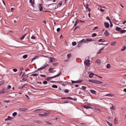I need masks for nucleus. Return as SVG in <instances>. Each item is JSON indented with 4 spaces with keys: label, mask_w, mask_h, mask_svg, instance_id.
Wrapping results in <instances>:
<instances>
[{
    "label": "nucleus",
    "mask_w": 126,
    "mask_h": 126,
    "mask_svg": "<svg viewBox=\"0 0 126 126\" xmlns=\"http://www.w3.org/2000/svg\"><path fill=\"white\" fill-rule=\"evenodd\" d=\"M88 81L89 82H91L97 84H100L103 83L101 81L94 79H89L88 80Z\"/></svg>",
    "instance_id": "nucleus-1"
},
{
    "label": "nucleus",
    "mask_w": 126,
    "mask_h": 126,
    "mask_svg": "<svg viewBox=\"0 0 126 126\" xmlns=\"http://www.w3.org/2000/svg\"><path fill=\"white\" fill-rule=\"evenodd\" d=\"M43 113V114H38V115L40 116H46L48 115V114L49 113V112L48 111H47L46 112H44Z\"/></svg>",
    "instance_id": "nucleus-2"
},
{
    "label": "nucleus",
    "mask_w": 126,
    "mask_h": 126,
    "mask_svg": "<svg viewBox=\"0 0 126 126\" xmlns=\"http://www.w3.org/2000/svg\"><path fill=\"white\" fill-rule=\"evenodd\" d=\"M49 65L48 64L46 63L43 66H41L40 68H38L37 71H39L43 69H45L46 67L48 66Z\"/></svg>",
    "instance_id": "nucleus-3"
},
{
    "label": "nucleus",
    "mask_w": 126,
    "mask_h": 126,
    "mask_svg": "<svg viewBox=\"0 0 126 126\" xmlns=\"http://www.w3.org/2000/svg\"><path fill=\"white\" fill-rule=\"evenodd\" d=\"M3 91L4 92V93L8 92L9 91V90H8L7 88H2Z\"/></svg>",
    "instance_id": "nucleus-4"
},
{
    "label": "nucleus",
    "mask_w": 126,
    "mask_h": 126,
    "mask_svg": "<svg viewBox=\"0 0 126 126\" xmlns=\"http://www.w3.org/2000/svg\"><path fill=\"white\" fill-rule=\"evenodd\" d=\"M89 62V60H86L84 62V63L85 64L86 66H90Z\"/></svg>",
    "instance_id": "nucleus-5"
},
{
    "label": "nucleus",
    "mask_w": 126,
    "mask_h": 126,
    "mask_svg": "<svg viewBox=\"0 0 126 126\" xmlns=\"http://www.w3.org/2000/svg\"><path fill=\"white\" fill-rule=\"evenodd\" d=\"M38 6V8L39 9V10L40 11H41L43 10L42 8V7L41 4H37Z\"/></svg>",
    "instance_id": "nucleus-6"
},
{
    "label": "nucleus",
    "mask_w": 126,
    "mask_h": 126,
    "mask_svg": "<svg viewBox=\"0 0 126 126\" xmlns=\"http://www.w3.org/2000/svg\"><path fill=\"white\" fill-rule=\"evenodd\" d=\"M49 61L50 63H54L55 62V59L54 58L52 57H50Z\"/></svg>",
    "instance_id": "nucleus-7"
},
{
    "label": "nucleus",
    "mask_w": 126,
    "mask_h": 126,
    "mask_svg": "<svg viewBox=\"0 0 126 126\" xmlns=\"http://www.w3.org/2000/svg\"><path fill=\"white\" fill-rule=\"evenodd\" d=\"M29 2L31 4L32 6L33 7L34 4L35 3L34 0H30Z\"/></svg>",
    "instance_id": "nucleus-8"
},
{
    "label": "nucleus",
    "mask_w": 126,
    "mask_h": 126,
    "mask_svg": "<svg viewBox=\"0 0 126 126\" xmlns=\"http://www.w3.org/2000/svg\"><path fill=\"white\" fill-rule=\"evenodd\" d=\"M104 35L106 36H108L110 35V33L108 32L107 30H106L104 32Z\"/></svg>",
    "instance_id": "nucleus-9"
},
{
    "label": "nucleus",
    "mask_w": 126,
    "mask_h": 126,
    "mask_svg": "<svg viewBox=\"0 0 126 126\" xmlns=\"http://www.w3.org/2000/svg\"><path fill=\"white\" fill-rule=\"evenodd\" d=\"M118 119L117 117H115V119H114V123L115 125H116V124H118Z\"/></svg>",
    "instance_id": "nucleus-10"
},
{
    "label": "nucleus",
    "mask_w": 126,
    "mask_h": 126,
    "mask_svg": "<svg viewBox=\"0 0 126 126\" xmlns=\"http://www.w3.org/2000/svg\"><path fill=\"white\" fill-rule=\"evenodd\" d=\"M61 73V72H60L59 74L57 75H56L54 76H52V77H50V78L51 79V78H55V77H58L60 75V74Z\"/></svg>",
    "instance_id": "nucleus-11"
},
{
    "label": "nucleus",
    "mask_w": 126,
    "mask_h": 126,
    "mask_svg": "<svg viewBox=\"0 0 126 126\" xmlns=\"http://www.w3.org/2000/svg\"><path fill=\"white\" fill-rule=\"evenodd\" d=\"M61 73V72H60L59 74L57 75H56L54 76H52V77H50V78L51 79V78H55V77H58L60 75V74Z\"/></svg>",
    "instance_id": "nucleus-12"
},
{
    "label": "nucleus",
    "mask_w": 126,
    "mask_h": 126,
    "mask_svg": "<svg viewBox=\"0 0 126 126\" xmlns=\"http://www.w3.org/2000/svg\"><path fill=\"white\" fill-rule=\"evenodd\" d=\"M33 121L34 123H36L38 124H42V122L40 120H35Z\"/></svg>",
    "instance_id": "nucleus-13"
},
{
    "label": "nucleus",
    "mask_w": 126,
    "mask_h": 126,
    "mask_svg": "<svg viewBox=\"0 0 126 126\" xmlns=\"http://www.w3.org/2000/svg\"><path fill=\"white\" fill-rule=\"evenodd\" d=\"M72 81V83H80L82 82L81 80H80L79 81H78V80L77 81H74L73 80H71Z\"/></svg>",
    "instance_id": "nucleus-14"
},
{
    "label": "nucleus",
    "mask_w": 126,
    "mask_h": 126,
    "mask_svg": "<svg viewBox=\"0 0 126 126\" xmlns=\"http://www.w3.org/2000/svg\"><path fill=\"white\" fill-rule=\"evenodd\" d=\"M104 25L106 28H108L109 27V24L108 23L105 22L104 23Z\"/></svg>",
    "instance_id": "nucleus-15"
},
{
    "label": "nucleus",
    "mask_w": 126,
    "mask_h": 126,
    "mask_svg": "<svg viewBox=\"0 0 126 126\" xmlns=\"http://www.w3.org/2000/svg\"><path fill=\"white\" fill-rule=\"evenodd\" d=\"M19 110L24 111H26L27 110V109L26 108H19Z\"/></svg>",
    "instance_id": "nucleus-16"
},
{
    "label": "nucleus",
    "mask_w": 126,
    "mask_h": 126,
    "mask_svg": "<svg viewBox=\"0 0 126 126\" xmlns=\"http://www.w3.org/2000/svg\"><path fill=\"white\" fill-rule=\"evenodd\" d=\"M95 63L98 65L101 64L100 60L99 59H98L95 61Z\"/></svg>",
    "instance_id": "nucleus-17"
},
{
    "label": "nucleus",
    "mask_w": 126,
    "mask_h": 126,
    "mask_svg": "<svg viewBox=\"0 0 126 126\" xmlns=\"http://www.w3.org/2000/svg\"><path fill=\"white\" fill-rule=\"evenodd\" d=\"M12 118L10 116H8V117L6 119H5V121H8V120H10L12 119Z\"/></svg>",
    "instance_id": "nucleus-18"
},
{
    "label": "nucleus",
    "mask_w": 126,
    "mask_h": 126,
    "mask_svg": "<svg viewBox=\"0 0 126 126\" xmlns=\"http://www.w3.org/2000/svg\"><path fill=\"white\" fill-rule=\"evenodd\" d=\"M82 106L83 108H85L86 109H88V108L92 109V108L91 107H89L87 106H86V105H83Z\"/></svg>",
    "instance_id": "nucleus-19"
},
{
    "label": "nucleus",
    "mask_w": 126,
    "mask_h": 126,
    "mask_svg": "<svg viewBox=\"0 0 126 126\" xmlns=\"http://www.w3.org/2000/svg\"><path fill=\"white\" fill-rule=\"evenodd\" d=\"M115 29L118 31L120 32L121 30V28H119L118 27H116L115 28Z\"/></svg>",
    "instance_id": "nucleus-20"
},
{
    "label": "nucleus",
    "mask_w": 126,
    "mask_h": 126,
    "mask_svg": "<svg viewBox=\"0 0 126 126\" xmlns=\"http://www.w3.org/2000/svg\"><path fill=\"white\" fill-rule=\"evenodd\" d=\"M94 74L93 73H92L90 74L89 75V77L90 78H92L93 76H94Z\"/></svg>",
    "instance_id": "nucleus-21"
},
{
    "label": "nucleus",
    "mask_w": 126,
    "mask_h": 126,
    "mask_svg": "<svg viewBox=\"0 0 126 126\" xmlns=\"http://www.w3.org/2000/svg\"><path fill=\"white\" fill-rule=\"evenodd\" d=\"M39 56H34V57L32 59V61L33 60L38 59L39 58Z\"/></svg>",
    "instance_id": "nucleus-22"
},
{
    "label": "nucleus",
    "mask_w": 126,
    "mask_h": 126,
    "mask_svg": "<svg viewBox=\"0 0 126 126\" xmlns=\"http://www.w3.org/2000/svg\"><path fill=\"white\" fill-rule=\"evenodd\" d=\"M105 41L104 40V39H99L98 41V42H104Z\"/></svg>",
    "instance_id": "nucleus-23"
},
{
    "label": "nucleus",
    "mask_w": 126,
    "mask_h": 126,
    "mask_svg": "<svg viewBox=\"0 0 126 126\" xmlns=\"http://www.w3.org/2000/svg\"><path fill=\"white\" fill-rule=\"evenodd\" d=\"M91 92L93 94H95L96 93V91L94 90H90Z\"/></svg>",
    "instance_id": "nucleus-24"
},
{
    "label": "nucleus",
    "mask_w": 126,
    "mask_h": 126,
    "mask_svg": "<svg viewBox=\"0 0 126 126\" xmlns=\"http://www.w3.org/2000/svg\"><path fill=\"white\" fill-rule=\"evenodd\" d=\"M126 32V30H121L120 31V33L122 34L125 33Z\"/></svg>",
    "instance_id": "nucleus-25"
},
{
    "label": "nucleus",
    "mask_w": 126,
    "mask_h": 126,
    "mask_svg": "<svg viewBox=\"0 0 126 126\" xmlns=\"http://www.w3.org/2000/svg\"><path fill=\"white\" fill-rule=\"evenodd\" d=\"M26 34H27L26 33L24 35H22L21 36V38H20V39L21 40H22L23 39Z\"/></svg>",
    "instance_id": "nucleus-26"
},
{
    "label": "nucleus",
    "mask_w": 126,
    "mask_h": 126,
    "mask_svg": "<svg viewBox=\"0 0 126 126\" xmlns=\"http://www.w3.org/2000/svg\"><path fill=\"white\" fill-rule=\"evenodd\" d=\"M105 96H113V94H106L105 95Z\"/></svg>",
    "instance_id": "nucleus-27"
},
{
    "label": "nucleus",
    "mask_w": 126,
    "mask_h": 126,
    "mask_svg": "<svg viewBox=\"0 0 126 126\" xmlns=\"http://www.w3.org/2000/svg\"><path fill=\"white\" fill-rule=\"evenodd\" d=\"M106 122L110 126H112V124L110 123L109 121L106 120Z\"/></svg>",
    "instance_id": "nucleus-28"
},
{
    "label": "nucleus",
    "mask_w": 126,
    "mask_h": 126,
    "mask_svg": "<svg viewBox=\"0 0 126 126\" xmlns=\"http://www.w3.org/2000/svg\"><path fill=\"white\" fill-rule=\"evenodd\" d=\"M38 75V74L36 73V74H32V75H30V76H37Z\"/></svg>",
    "instance_id": "nucleus-29"
},
{
    "label": "nucleus",
    "mask_w": 126,
    "mask_h": 126,
    "mask_svg": "<svg viewBox=\"0 0 126 126\" xmlns=\"http://www.w3.org/2000/svg\"><path fill=\"white\" fill-rule=\"evenodd\" d=\"M116 43V41L113 42H112L111 44V46H114Z\"/></svg>",
    "instance_id": "nucleus-30"
},
{
    "label": "nucleus",
    "mask_w": 126,
    "mask_h": 126,
    "mask_svg": "<svg viewBox=\"0 0 126 126\" xmlns=\"http://www.w3.org/2000/svg\"><path fill=\"white\" fill-rule=\"evenodd\" d=\"M126 47L125 46H124L123 47V48L121 49V50L122 51H124L126 49Z\"/></svg>",
    "instance_id": "nucleus-31"
},
{
    "label": "nucleus",
    "mask_w": 126,
    "mask_h": 126,
    "mask_svg": "<svg viewBox=\"0 0 126 126\" xmlns=\"http://www.w3.org/2000/svg\"><path fill=\"white\" fill-rule=\"evenodd\" d=\"M84 6L86 8V9H88L89 8V5L88 4H86L85 5H84Z\"/></svg>",
    "instance_id": "nucleus-32"
},
{
    "label": "nucleus",
    "mask_w": 126,
    "mask_h": 126,
    "mask_svg": "<svg viewBox=\"0 0 126 126\" xmlns=\"http://www.w3.org/2000/svg\"><path fill=\"white\" fill-rule=\"evenodd\" d=\"M52 87L54 88H58V86L56 85H53L52 86Z\"/></svg>",
    "instance_id": "nucleus-33"
},
{
    "label": "nucleus",
    "mask_w": 126,
    "mask_h": 126,
    "mask_svg": "<svg viewBox=\"0 0 126 126\" xmlns=\"http://www.w3.org/2000/svg\"><path fill=\"white\" fill-rule=\"evenodd\" d=\"M104 47H103L101 48V49H100L99 51L98 52V54L99 53L101 52V51L103 50Z\"/></svg>",
    "instance_id": "nucleus-34"
},
{
    "label": "nucleus",
    "mask_w": 126,
    "mask_h": 126,
    "mask_svg": "<svg viewBox=\"0 0 126 126\" xmlns=\"http://www.w3.org/2000/svg\"><path fill=\"white\" fill-rule=\"evenodd\" d=\"M111 66L110 64H108L107 65V68L109 69L110 68Z\"/></svg>",
    "instance_id": "nucleus-35"
},
{
    "label": "nucleus",
    "mask_w": 126,
    "mask_h": 126,
    "mask_svg": "<svg viewBox=\"0 0 126 126\" xmlns=\"http://www.w3.org/2000/svg\"><path fill=\"white\" fill-rule=\"evenodd\" d=\"M27 56L28 55H25L23 56V59H25L26 58Z\"/></svg>",
    "instance_id": "nucleus-36"
},
{
    "label": "nucleus",
    "mask_w": 126,
    "mask_h": 126,
    "mask_svg": "<svg viewBox=\"0 0 126 126\" xmlns=\"http://www.w3.org/2000/svg\"><path fill=\"white\" fill-rule=\"evenodd\" d=\"M77 44L75 42H72V45L73 46H74L76 45Z\"/></svg>",
    "instance_id": "nucleus-37"
},
{
    "label": "nucleus",
    "mask_w": 126,
    "mask_h": 126,
    "mask_svg": "<svg viewBox=\"0 0 126 126\" xmlns=\"http://www.w3.org/2000/svg\"><path fill=\"white\" fill-rule=\"evenodd\" d=\"M50 77H47V79H45V80H47V81H48L49 80L51 79Z\"/></svg>",
    "instance_id": "nucleus-38"
},
{
    "label": "nucleus",
    "mask_w": 126,
    "mask_h": 126,
    "mask_svg": "<svg viewBox=\"0 0 126 126\" xmlns=\"http://www.w3.org/2000/svg\"><path fill=\"white\" fill-rule=\"evenodd\" d=\"M4 83V81L3 80H2L0 81V86L3 84Z\"/></svg>",
    "instance_id": "nucleus-39"
},
{
    "label": "nucleus",
    "mask_w": 126,
    "mask_h": 126,
    "mask_svg": "<svg viewBox=\"0 0 126 126\" xmlns=\"http://www.w3.org/2000/svg\"><path fill=\"white\" fill-rule=\"evenodd\" d=\"M79 20H77L76 21L74 25V26H76L77 24V23L78 22H79Z\"/></svg>",
    "instance_id": "nucleus-40"
},
{
    "label": "nucleus",
    "mask_w": 126,
    "mask_h": 126,
    "mask_svg": "<svg viewBox=\"0 0 126 126\" xmlns=\"http://www.w3.org/2000/svg\"><path fill=\"white\" fill-rule=\"evenodd\" d=\"M71 53L67 55V56L68 58H69L71 56Z\"/></svg>",
    "instance_id": "nucleus-41"
},
{
    "label": "nucleus",
    "mask_w": 126,
    "mask_h": 126,
    "mask_svg": "<svg viewBox=\"0 0 126 126\" xmlns=\"http://www.w3.org/2000/svg\"><path fill=\"white\" fill-rule=\"evenodd\" d=\"M96 35V33H94L92 35V37H94Z\"/></svg>",
    "instance_id": "nucleus-42"
},
{
    "label": "nucleus",
    "mask_w": 126,
    "mask_h": 126,
    "mask_svg": "<svg viewBox=\"0 0 126 126\" xmlns=\"http://www.w3.org/2000/svg\"><path fill=\"white\" fill-rule=\"evenodd\" d=\"M50 71L49 72V73H53L55 72H56V70H51V71Z\"/></svg>",
    "instance_id": "nucleus-43"
},
{
    "label": "nucleus",
    "mask_w": 126,
    "mask_h": 126,
    "mask_svg": "<svg viewBox=\"0 0 126 126\" xmlns=\"http://www.w3.org/2000/svg\"><path fill=\"white\" fill-rule=\"evenodd\" d=\"M17 114V112H15L13 113L12 115L13 116H16V115Z\"/></svg>",
    "instance_id": "nucleus-44"
},
{
    "label": "nucleus",
    "mask_w": 126,
    "mask_h": 126,
    "mask_svg": "<svg viewBox=\"0 0 126 126\" xmlns=\"http://www.w3.org/2000/svg\"><path fill=\"white\" fill-rule=\"evenodd\" d=\"M45 122V123H47L49 124H52L51 123L49 122L46 121Z\"/></svg>",
    "instance_id": "nucleus-45"
},
{
    "label": "nucleus",
    "mask_w": 126,
    "mask_h": 126,
    "mask_svg": "<svg viewBox=\"0 0 126 126\" xmlns=\"http://www.w3.org/2000/svg\"><path fill=\"white\" fill-rule=\"evenodd\" d=\"M106 19L110 21V17L109 16L106 17Z\"/></svg>",
    "instance_id": "nucleus-46"
},
{
    "label": "nucleus",
    "mask_w": 126,
    "mask_h": 126,
    "mask_svg": "<svg viewBox=\"0 0 126 126\" xmlns=\"http://www.w3.org/2000/svg\"><path fill=\"white\" fill-rule=\"evenodd\" d=\"M47 83V82L46 81H44L43 82V83L44 84H46Z\"/></svg>",
    "instance_id": "nucleus-47"
},
{
    "label": "nucleus",
    "mask_w": 126,
    "mask_h": 126,
    "mask_svg": "<svg viewBox=\"0 0 126 126\" xmlns=\"http://www.w3.org/2000/svg\"><path fill=\"white\" fill-rule=\"evenodd\" d=\"M58 64V63H53L52 64V65L54 66H57V65Z\"/></svg>",
    "instance_id": "nucleus-48"
},
{
    "label": "nucleus",
    "mask_w": 126,
    "mask_h": 126,
    "mask_svg": "<svg viewBox=\"0 0 126 126\" xmlns=\"http://www.w3.org/2000/svg\"><path fill=\"white\" fill-rule=\"evenodd\" d=\"M66 98L67 99H68L70 100H72L73 99V98H72L70 97H67Z\"/></svg>",
    "instance_id": "nucleus-49"
},
{
    "label": "nucleus",
    "mask_w": 126,
    "mask_h": 126,
    "mask_svg": "<svg viewBox=\"0 0 126 126\" xmlns=\"http://www.w3.org/2000/svg\"><path fill=\"white\" fill-rule=\"evenodd\" d=\"M87 41L88 42H90V41H93V40H92V39H87Z\"/></svg>",
    "instance_id": "nucleus-50"
},
{
    "label": "nucleus",
    "mask_w": 126,
    "mask_h": 126,
    "mask_svg": "<svg viewBox=\"0 0 126 126\" xmlns=\"http://www.w3.org/2000/svg\"><path fill=\"white\" fill-rule=\"evenodd\" d=\"M3 101L5 103H9L10 102V101L9 100H4Z\"/></svg>",
    "instance_id": "nucleus-51"
},
{
    "label": "nucleus",
    "mask_w": 126,
    "mask_h": 126,
    "mask_svg": "<svg viewBox=\"0 0 126 126\" xmlns=\"http://www.w3.org/2000/svg\"><path fill=\"white\" fill-rule=\"evenodd\" d=\"M35 37L33 35H32V36L31 37V38L32 39H35Z\"/></svg>",
    "instance_id": "nucleus-52"
},
{
    "label": "nucleus",
    "mask_w": 126,
    "mask_h": 126,
    "mask_svg": "<svg viewBox=\"0 0 126 126\" xmlns=\"http://www.w3.org/2000/svg\"><path fill=\"white\" fill-rule=\"evenodd\" d=\"M40 76L42 77H46V76L45 75H43L42 74L40 75Z\"/></svg>",
    "instance_id": "nucleus-53"
},
{
    "label": "nucleus",
    "mask_w": 126,
    "mask_h": 126,
    "mask_svg": "<svg viewBox=\"0 0 126 126\" xmlns=\"http://www.w3.org/2000/svg\"><path fill=\"white\" fill-rule=\"evenodd\" d=\"M110 109H112L113 110H114L115 109V108L114 107V106H112L111 107H110Z\"/></svg>",
    "instance_id": "nucleus-54"
},
{
    "label": "nucleus",
    "mask_w": 126,
    "mask_h": 126,
    "mask_svg": "<svg viewBox=\"0 0 126 126\" xmlns=\"http://www.w3.org/2000/svg\"><path fill=\"white\" fill-rule=\"evenodd\" d=\"M13 70L14 72H16L17 71V69H14Z\"/></svg>",
    "instance_id": "nucleus-55"
},
{
    "label": "nucleus",
    "mask_w": 126,
    "mask_h": 126,
    "mask_svg": "<svg viewBox=\"0 0 126 126\" xmlns=\"http://www.w3.org/2000/svg\"><path fill=\"white\" fill-rule=\"evenodd\" d=\"M11 87V86L10 85H8V86H7V89H8V90H9V89H10V88Z\"/></svg>",
    "instance_id": "nucleus-56"
},
{
    "label": "nucleus",
    "mask_w": 126,
    "mask_h": 126,
    "mask_svg": "<svg viewBox=\"0 0 126 126\" xmlns=\"http://www.w3.org/2000/svg\"><path fill=\"white\" fill-rule=\"evenodd\" d=\"M82 89L84 90H85L86 88V87L83 86H82Z\"/></svg>",
    "instance_id": "nucleus-57"
},
{
    "label": "nucleus",
    "mask_w": 126,
    "mask_h": 126,
    "mask_svg": "<svg viewBox=\"0 0 126 126\" xmlns=\"http://www.w3.org/2000/svg\"><path fill=\"white\" fill-rule=\"evenodd\" d=\"M87 39H86L85 40V41H84V42L85 43H87V42H88V41H87Z\"/></svg>",
    "instance_id": "nucleus-58"
},
{
    "label": "nucleus",
    "mask_w": 126,
    "mask_h": 126,
    "mask_svg": "<svg viewBox=\"0 0 126 126\" xmlns=\"http://www.w3.org/2000/svg\"><path fill=\"white\" fill-rule=\"evenodd\" d=\"M64 92L66 93H68V90L67 89H66L64 91Z\"/></svg>",
    "instance_id": "nucleus-59"
},
{
    "label": "nucleus",
    "mask_w": 126,
    "mask_h": 126,
    "mask_svg": "<svg viewBox=\"0 0 126 126\" xmlns=\"http://www.w3.org/2000/svg\"><path fill=\"white\" fill-rule=\"evenodd\" d=\"M60 30V28H58L57 29V32H59Z\"/></svg>",
    "instance_id": "nucleus-60"
},
{
    "label": "nucleus",
    "mask_w": 126,
    "mask_h": 126,
    "mask_svg": "<svg viewBox=\"0 0 126 126\" xmlns=\"http://www.w3.org/2000/svg\"><path fill=\"white\" fill-rule=\"evenodd\" d=\"M53 69H54V68L50 67L49 68V69H48V71H51Z\"/></svg>",
    "instance_id": "nucleus-61"
},
{
    "label": "nucleus",
    "mask_w": 126,
    "mask_h": 126,
    "mask_svg": "<svg viewBox=\"0 0 126 126\" xmlns=\"http://www.w3.org/2000/svg\"><path fill=\"white\" fill-rule=\"evenodd\" d=\"M100 10L102 12H103L104 11H105V10H103L101 8L100 9Z\"/></svg>",
    "instance_id": "nucleus-62"
},
{
    "label": "nucleus",
    "mask_w": 126,
    "mask_h": 126,
    "mask_svg": "<svg viewBox=\"0 0 126 126\" xmlns=\"http://www.w3.org/2000/svg\"><path fill=\"white\" fill-rule=\"evenodd\" d=\"M42 110V109H37L35 110L34 111H40Z\"/></svg>",
    "instance_id": "nucleus-63"
},
{
    "label": "nucleus",
    "mask_w": 126,
    "mask_h": 126,
    "mask_svg": "<svg viewBox=\"0 0 126 126\" xmlns=\"http://www.w3.org/2000/svg\"><path fill=\"white\" fill-rule=\"evenodd\" d=\"M98 28L97 27H94V28L93 29V30H95L96 29H97Z\"/></svg>",
    "instance_id": "nucleus-64"
}]
</instances>
